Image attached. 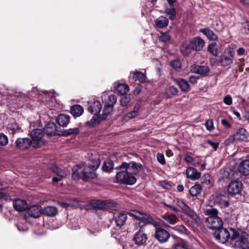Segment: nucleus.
<instances>
[{
  "label": "nucleus",
  "instance_id": "ea45409f",
  "mask_svg": "<svg viewBox=\"0 0 249 249\" xmlns=\"http://www.w3.org/2000/svg\"><path fill=\"white\" fill-rule=\"evenodd\" d=\"M131 98L129 95L126 94L120 99V102L123 107H127L130 105Z\"/></svg>",
  "mask_w": 249,
  "mask_h": 249
},
{
  "label": "nucleus",
  "instance_id": "c85d7f7f",
  "mask_svg": "<svg viewBox=\"0 0 249 249\" xmlns=\"http://www.w3.org/2000/svg\"><path fill=\"white\" fill-rule=\"evenodd\" d=\"M58 213L57 209L54 206H49L42 210V213L50 217L54 216Z\"/></svg>",
  "mask_w": 249,
  "mask_h": 249
},
{
  "label": "nucleus",
  "instance_id": "7ed1b4c3",
  "mask_svg": "<svg viewBox=\"0 0 249 249\" xmlns=\"http://www.w3.org/2000/svg\"><path fill=\"white\" fill-rule=\"evenodd\" d=\"M236 45L233 44L229 45L225 49L218 59L219 65L223 67L228 66L233 62Z\"/></svg>",
  "mask_w": 249,
  "mask_h": 249
},
{
  "label": "nucleus",
  "instance_id": "6ab92c4d",
  "mask_svg": "<svg viewBox=\"0 0 249 249\" xmlns=\"http://www.w3.org/2000/svg\"><path fill=\"white\" fill-rule=\"evenodd\" d=\"M28 213L30 216L37 218L42 213V209L40 206L33 205L28 209Z\"/></svg>",
  "mask_w": 249,
  "mask_h": 249
},
{
  "label": "nucleus",
  "instance_id": "69168bd1",
  "mask_svg": "<svg viewBox=\"0 0 249 249\" xmlns=\"http://www.w3.org/2000/svg\"><path fill=\"white\" fill-rule=\"evenodd\" d=\"M163 205L164 206L169 208L171 211H174L177 213L179 212V210L176 207H173L170 205L167 204L165 203H163Z\"/></svg>",
  "mask_w": 249,
  "mask_h": 249
},
{
  "label": "nucleus",
  "instance_id": "dca6fc26",
  "mask_svg": "<svg viewBox=\"0 0 249 249\" xmlns=\"http://www.w3.org/2000/svg\"><path fill=\"white\" fill-rule=\"evenodd\" d=\"M205 44L204 41L200 37H196L191 41V45L192 49L196 51L201 50Z\"/></svg>",
  "mask_w": 249,
  "mask_h": 249
},
{
  "label": "nucleus",
  "instance_id": "4be33fe9",
  "mask_svg": "<svg viewBox=\"0 0 249 249\" xmlns=\"http://www.w3.org/2000/svg\"><path fill=\"white\" fill-rule=\"evenodd\" d=\"M32 142L29 138H19L16 142L17 147L21 150H24L32 145Z\"/></svg>",
  "mask_w": 249,
  "mask_h": 249
},
{
  "label": "nucleus",
  "instance_id": "5fc2aeb1",
  "mask_svg": "<svg viewBox=\"0 0 249 249\" xmlns=\"http://www.w3.org/2000/svg\"><path fill=\"white\" fill-rule=\"evenodd\" d=\"M138 114L137 113V111H132L129 113H128L124 119L126 121H128L131 119H132L135 117H136L137 116H138Z\"/></svg>",
  "mask_w": 249,
  "mask_h": 249
},
{
  "label": "nucleus",
  "instance_id": "5701e85b",
  "mask_svg": "<svg viewBox=\"0 0 249 249\" xmlns=\"http://www.w3.org/2000/svg\"><path fill=\"white\" fill-rule=\"evenodd\" d=\"M102 104L100 102L98 101H95L88 107V110L94 115H96L100 112Z\"/></svg>",
  "mask_w": 249,
  "mask_h": 249
},
{
  "label": "nucleus",
  "instance_id": "4d7b16f0",
  "mask_svg": "<svg viewBox=\"0 0 249 249\" xmlns=\"http://www.w3.org/2000/svg\"><path fill=\"white\" fill-rule=\"evenodd\" d=\"M207 143L210 145L214 150H216L218 145L219 143L216 142H213L211 140H208L207 141Z\"/></svg>",
  "mask_w": 249,
  "mask_h": 249
},
{
  "label": "nucleus",
  "instance_id": "20e7f679",
  "mask_svg": "<svg viewBox=\"0 0 249 249\" xmlns=\"http://www.w3.org/2000/svg\"><path fill=\"white\" fill-rule=\"evenodd\" d=\"M116 178L118 183L132 185L135 183L136 179L126 170H122L117 173Z\"/></svg>",
  "mask_w": 249,
  "mask_h": 249
},
{
  "label": "nucleus",
  "instance_id": "393cba45",
  "mask_svg": "<svg viewBox=\"0 0 249 249\" xmlns=\"http://www.w3.org/2000/svg\"><path fill=\"white\" fill-rule=\"evenodd\" d=\"M114 218L115 220L116 225L118 226L122 227L124 225L127 219L126 214L124 213H118Z\"/></svg>",
  "mask_w": 249,
  "mask_h": 249
},
{
  "label": "nucleus",
  "instance_id": "3c124183",
  "mask_svg": "<svg viewBox=\"0 0 249 249\" xmlns=\"http://www.w3.org/2000/svg\"><path fill=\"white\" fill-rule=\"evenodd\" d=\"M8 142L7 137L3 134L0 133V145H5Z\"/></svg>",
  "mask_w": 249,
  "mask_h": 249
},
{
  "label": "nucleus",
  "instance_id": "f8f14e48",
  "mask_svg": "<svg viewBox=\"0 0 249 249\" xmlns=\"http://www.w3.org/2000/svg\"><path fill=\"white\" fill-rule=\"evenodd\" d=\"M214 237L221 243L224 244L226 243L230 237V234L228 231L222 227L218 229L214 233Z\"/></svg>",
  "mask_w": 249,
  "mask_h": 249
},
{
  "label": "nucleus",
  "instance_id": "e433bc0d",
  "mask_svg": "<svg viewBox=\"0 0 249 249\" xmlns=\"http://www.w3.org/2000/svg\"><path fill=\"white\" fill-rule=\"evenodd\" d=\"M116 89L121 94H124L129 90V87L126 84H117L116 86Z\"/></svg>",
  "mask_w": 249,
  "mask_h": 249
},
{
  "label": "nucleus",
  "instance_id": "9b49d317",
  "mask_svg": "<svg viewBox=\"0 0 249 249\" xmlns=\"http://www.w3.org/2000/svg\"><path fill=\"white\" fill-rule=\"evenodd\" d=\"M207 225L210 229L218 230L221 228L223 222L221 218L218 217H208L207 218Z\"/></svg>",
  "mask_w": 249,
  "mask_h": 249
},
{
  "label": "nucleus",
  "instance_id": "f3484780",
  "mask_svg": "<svg viewBox=\"0 0 249 249\" xmlns=\"http://www.w3.org/2000/svg\"><path fill=\"white\" fill-rule=\"evenodd\" d=\"M192 72L202 75L208 73L210 69L207 65L199 66L197 65H193L190 67Z\"/></svg>",
  "mask_w": 249,
  "mask_h": 249
},
{
  "label": "nucleus",
  "instance_id": "a211bd4d",
  "mask_svg": "<svg viewBox=\"0 0 249 249\" xmlns=\"http://www.w3.org/2000/svg\"><path fill=\"white\" fill-rule=\"evenodd\" d=\"M44 133L48 135L59 134L56 124L53 122L48 123L44 128Z\"/></svg>",
  "mask_w": 249,
  "mask_h": 249
},
{
  "label": "nucleus",
  "instance_id": "6e6552de",
  "mask_svg": "<svg viewBox=\"0 0 249 249\" xmlns=\"http://www.w3.org/2000/svg\"><path fill=\"white\" fill-rule=\"evenodd\" d=\"M231 230L233 231V235L231 237V239L232 240H235V246L241 249H249L247 244V235L239 236L238 233L234 232L232 229Z\"/></svg>",
  "mask_w": 249,
  "mask_h": 249
},
{
  "label": "nucleus",
  "instance_id": "bb28decb",
  "mask_svg": "<svg viewBox=\"0 0 249 249\" xmlns=\"http://www.w3.org/2000/svg\"><path fill=\"white\" fill-rule=\"evenodd\" d=\"M169 24L168 18L164 16H160L155 21V26L158 28H164L166 27Z\"/></svg>",
  "mask_w": 249,
  "mask_h": 249
},
{
  "label": "nucleus",
  "instance_id": "7c9ffc66",
  "mask_svg": "<svg viewBox=\"0 0 249 249\" xmlns=\"http://www.w3.org/2000/svg\"><path fill=\"white\" fill-rule=\"evenodd\" d=\"M71 114L74 117H78L82 115L84 112L83 107L79 105L72 106L71 108Z\"/></svg>",
  "mask_w": 249,
  "mask_h": 249
},
{
  "label": "nucleus",
  "instance_id": "a18cd8bd",
  "mask_svg": "<svg viewBox=\"0 0 249 249\" xmlns=\"http://www.w3.org/2000/svg\"><path fill=\"white\" fill-rule=\"evenodd\" d=\"M192 50L193 49L191 47V42L190 44L184 43L181 45V51H185L186 53H190Z\"/></svg>",
  "mask_w": 249,
  "mask_h": 249
},
{
  "label": "nucleus",
  "instance_id": "cd10ccee",
  "mask_svg": "<svg viewBox=\"0 0 249 249\" xmlns=\"http://www.w3.org/2000/svg\"><path fill=\"white\" fill-rule=\"evenodd\" d=\"M215 201L222 208L227 207L229 205V202L226 195H219L217 196Z\"/></svg>",
  "mask_w": 249,
  "mask_h": 249
},
{
  "label": "nucleus",
  "instance_id": "864d4df0",
  "mask_svg": "<svg viewBox=\"0 0 249 249\" xmlns=\"http://www.w3.org/2000/svg\"><path fill=\"white\" fill-rule=\"evenodd\" d=\"M104 117H102L101 115L100 116L94 115L91 118L90 122L92 124H96L97 123L100 122L102 120H104Z\"/></svg>",
  "mask_w": 249,
  "mask_h": 249
},
{
  "label": "nucleus",
  "instance_id": "13d9d810",
  "mask_svg": "<svg viewBox=\"0 0 249 249\" xmlns=\"http://www.w3.org/2000/svg\"><path fill=\"white\" fill-rule=\"evenodd\" d=\"M157 160L158 161L161 163V164H164L165 163V160L164 159V155L160 153H158L157 156Z\"/></svg>",
  "mask_w": 249,
  "mask_h": 249
},
{
  "label": "nucleus",
  "instance_id": "412c9836",
  "mask_svg": "<svg viewBox=\"0 0 249 249\" xmlns=\"http://www.w3.org/2000/svg\"><path fill=\"white\" fill-rule=\"evenodd\" d=\"M13 205L17 211L20 212L25 210L28 207L27 202L24 199L19 198L15 200Z\"/></svg>",
  "mask_w": 249,
  "mask_h": 249
},
{
  "label": "nucleus",
  "instance_id": "58836bf2",
  "mask_svg": "<svg viewBox=\"0 0 249 249\" xmlns=\"http://www.w3.org/2000/svg\"><path fill=\"white\" fill-rule=\"evenodd\" d=\"M187 243L184 240H181L174 244L173 249H188Z\"/></svg>",
  "mask_w": 249,
  "mask_h": 249
},
{
  "label": "nucleus",
  "instance_id": "72a5a7b5",
  "mask_svg": "<svg viewBox=\"0 0 249 249\" xmlns=\"http://www.w3.org/2000/svg\"><path fill=\"white\" fill-rule=\"evenodd\" d=\"M175 81L182 91H187L189 90L190 86L186 80L183 79H178L176 80Z\"/></svg>",
  "mask_w": 249,
  "mask_h": 249
},
{
  "label": "nucleus",
  "instance_id": "473e14b6",
  "mask_svg": "<svg viewBox=\"0 0 249 249\" xmlns=\"http://www.w3.org/2000/svg\"><path fill=\"white\" fill-rule=\"evenodd\" d=\"M200 32L204 34L207 38L211 40H216L217 39V36L212 30L205 28L200 30Z\"/></svg>",
  "mask_w": 249,
  "mask_h": 249
},
{
  "label": "nucleus",
  "instance_id": "338daca9",
  "mask_svg": "<svg viewBox=\"0 0 249 249\" xmlns=\"http://www.w3.org/2000/svg\"><path fill=\"white\" fill-rule=\"evenodd\" d=\"M123 249H137L136 248L130 243H127L123 247Z\"/></svg>",
  "mask_w": 249,
  "mask_h": 249
},
{
  "label": "nucleus",
  "instance_id": "de8ad7c7",
  "mask_svg": "<svg viewBox=\"0 0 249 249\" xmlns=\"http://www.w3.org/2000/svg\"><path fill=\"white\" fill-rule=\"evenodd\" d=\"M207 213L209 215L208 217H218L217 213L218 211L216 209L210 208L207 209Z\"/></svg>",
  "mask_w": 249,
  "mask_h": 249
},
{
  "label": "nucleus",
  "instance_id": "f257e3e1",
  "mask_svg": "<svg viewBox=\"0 0 249 249\" xmlns=\"http://www.w3.org/2000/svg\"><path fill=\"white\" fill-rule=\"evenodd\" d=\"M100 164L99 159H92L87 166L85 164L76 165L72 169V178L75 180L82 178L83 180L87 181L89 179L96 178L95 171L98 169Z\"/></svg>",
  "mask_w": 249,
  "mask_h": 249
},
{
  "label": "nucleus",
  "instance_id": "bf43d9fd",
  "mask_svg": "<svg viewBox=\"0 0 249 249\" xmlns=\"http://www.w3.org/2000/svg\"><path fill=\"white\" fill-rule=\"evenodd\" d=\"M224 102L227 105H230L232 104V98L229 95H226L224 98Z\"/></svg>",
  "mask_w": 249,
  "mask_h": 249
},
{
  "label": "nucleus",
  "instance_id": "4c0bfd02",
  "mask_svg": "<svg viewBox=\"0 0 249 249\" xmlns=\"http://www.w3.org/2000/svg\"><path fill=\"white\" fill-rule=\"evenodd\" d=\"M162 217L171 224H174L177 223L178 221V217L175 214H164L162 216Z\"/></svg>",
  "mask_w": 249,
  "mask_h": 249
},
{
  "label": "nucleus",
  "instance_id": "c756f323",
  "mask_svg": "<svg viewBox=\"0 0 249 249\" xmlns=\"http://www.w3.org/2000/svg\"><path fill=\"white\" fill-rule=\"evenodd\" d=\"M131 78L135 81H139L142 83L145 81V76L141 71H137L134 73L131 72L129 76L130 80H131Z\"/></svg>",
  "mask_w": 249,
  "mask_h": 249
},
{
  "label": "nucleus",
  "instance_id": "423d86ee",
  "mask_svg": "<svg viewBox=\"0 0 249 249\" xmlns=\"http://www.w3.org/2000/svg\"><path fill=\"white\" fill-rule=\"evenodd\" d=\"M173 201L177 206L181 208L183 211H184L188 215L191 216L196 223L200 222V219L196 214V213L192 210L191 208L188 206L182 199L177 198L174 200Z\"/></svg>",
  "mask_w": 249,
  "mask_h": 249
},
{
  "label": "nucleus",
  "instance_id": "9d476101",
  "mask_svg": "<svg viewBox=\"0 0 249 249\" xmlns=\"http://www.w3.org/2000/svg\"><path fill=\"white\" fill-rule=\"evenodd\" d=\"M248 134L247 131L243 128L238 129L236 132L228 139L229 142H233L234 141H244L247 139Z\"/></svg>",
  "mask_w": 249,
  "mask_h": 249
},
{
  "label": "nucleus",
  "instance_id": "8fccbe9b",
  "mask_svg": "<svg viewBox=\"0 0 249 249\" xmlns=\"http://www.w3.org/2000/svg\"><path fill=\"white\" fill-rule=\"evenodd\" d=\"M205 125L206 129L210 131L213 130L214 128L212 120H208L206 121L205 123Z\"/></svg>",
  "mask_w": 249,
  "mask_h": 249
},
{
  "label": "nucleus",
  "instance_id": "ddd939ff",
  "mask_svg": "<svg viewBox=\"0 0 249 249\" xmlns=\"http://www.w3.org/2000/svg\"><path fill=\"white\" fill-rule=\"evenodd\" d=\"M155 235V238L160 243H165L167 242L170 236L169 233L167 231L160 228L156 229Z\"/></svg>",
  "mask_w": 249,
  "mask_h": 249
},
{
  "label": "nucleus",
  "instance_id": "37998d69",
  "mask_svg": "<svg viewBox=\"0 0 249 249\" xmlns=\"http://www.w3.org/2000/svg\"><path fill=\"white\" fill-rule=\"evenodd\" d=\"M159 39L160 41L167 42L170 41L171 36L168 33H161V35L159 37Z\"/></svg>",
  "mask_w": 249,
  "mask_h": 249
},
{
  "label": "nucleus",
  "instance_id": "774afa93",
  "mask_svg": "<svg viewBox=\"0 0 249 249\" xmlns=\"http://www.w3.org/2000/svg\"><path fill=\"white\" fill-rule=\"evenodd\" d=\"M237 54L238 55H243L246 54V51L243 48H240L237 50Z\"/></svg>",
  "mask_w": 249,
  "mask_h": 249
},
{
  "label": "nucleus",
  "instance_id": "49530a36",
  "mask_svg": "<svg viewBox=\"0 0 249 249\" xmlns=\"http://www.w3.org/2000/svg\"><path fill=\"white\" fill-rule=\"evenodd\" d=\"M171 66L176 71H178L181 68V63L178 60H174L171 62Z\"/></svg>",
  "mask_w": 249,
  "mask_h": 249
},
{
  "label": "nucleus",
  "instance_id": "c03bdc74",
  "mask_svg": "<svg viewBox=\"0 0 249 249\" xmlns=\"http://www.w3.org/2000/svg\"><path fill=\"white\" fill-rule=\"evenodd\" d=\"M79 132V129L77 127L70 128L64 132V135L68 136L71 134H77Z\"/></svg>",
  "mask_w": 249,
  "mask_h": 249
},
{
  "label": "nucleus",
  "instance_id": "1a4fd4ad",
  "mask_svg": "<svg viewBox=\"0 0 249 249\" xmlns=\"http://www.w3.org/2000/svg\"><path fill=\"white\" fill-rule=\"evenodd\" d=\"M243 184L241 181L235 180L231 181L228 187V192L231 196L239 194L243 189Z\"/></svg>",
  "mask_w": 249,
  "mask_h": 249
},
{
  "label": "nucleus",
  "instance_id": "603ef678",
  "mask_svg": "<svg viewBox=\"0 0 249 249\" xmlns=\"http://www.w3.org/2000/svg\"><path fill=\"white\" fill-rule=\"evenodd\" d=\"M175 230L181 233L186 234L187 230L186 227L183 225H177L175 227Z\"/></svg>",
  "mask_w": 249,
  "mask_h": 249
},
{
  "label": "nucleus",
  "instance_id": "e2e57ef3",
  "mask_svg": "<svg viewBox=\"0 0 249 249\" xmlns=\"http://www.w3.org/2000/svg\"><path fill=\"white\" fill-rule=\"evenodd\" d=\"M202 163V160L200 159H194L192 165L197 166Z\"/></svg>",
  "mask_w": 249,
  "mask_h": 249
},
{
  "label": "nucleus",
  "instance_id": "2eb2a0df",
  "mask_svg": "<svg viewBox=\"0 0 249 249\" xmlns=\"http://www.w3.org/2000/svg\"><path fill=\"white\" fill-rule=\"evenodd\" d=\"M51 169L57 175L56 177H54L52 178V181L53 182H57L67 176L66 172L56 165H53Z\"/></svg>",
  "mask_w": 249,
  "mask_h": 249
},
{
  "label": "nucleus",
  "instance_id": "39448f33",
  "mask_svg": "<svg viewBox=\"0 0 249 249\" xmlns=\"http://www.w3.org/2000/svg\"><path fill=\"white\" fill-rule=\"evenodd\" d=\"M31 136L32 139V145L34 147H38L43 145L46 142L44 138V133L41 129H34L31 133Z\"/></svg>",
  "mask_w": 249,
  "mask_h": 249
},
{
  "label": "nucleus",
  "instance_id": "f704fd0d",
  "mask_svg": "<svg viewBox=\"0 0 249 249\" xmlns=\"http://www.w3.org/2000/svg\"><path fill=\"white\" fill-rule=\"evenodd\" d=\"M201 187L199 184H196L189 190L190 195L193 196H198L201 193Z\"/></svg>",
  "mask_w": 249,
  "mask_h": 249
},
{
  "label": "nucleus",
  "instance_id": "b1692460",
  "mask_svg": "<svg viewBox=\"0 0 249 249\" xmlns=\"http://www.w3.org/2000/svg\"><path fill=\"white\" fill-rule=\"evenodd\" d=\"M90 205L94 209L103 210L106 209L108 207V203L107 201L93 200L90 202Z\"/></svg>",
  "mask_w": 249,
  "mask_h": 249
},
{
  "label": "nucleus",
  "instance_id": "a19ab883",
  "mask_svg": "<svg viewBox=\"0 0 249 249\" xmlns=\"http://www.w3.org/2000/svg\"><path fill=\"white\" fill-rule=\"evenodd\" d=\"M113 111V106L111 105H106L105 106L103 110V114L101 115L102 117H104V119L109 115Z\"/></svg>",
  "mask_w": 249,
  "mask_h": 249
},
{
  "label": "nucleus",
  "instance_id": "0e129e2a",
  "mask_svg": "<svg viewBox=\"0 0 249 249\" xmlns=\"http://www.w3.org/2000/svg\"><path fill=\"white\" fill-rule=\"evenodd\" d=\"M221 124L226 128H230L231 127V124L226 119H222L221 120Z\"/></svg>",
  "mask_w": 249,
  "mask_h": 249
},
{
  "label": "nucleus",
  "instance_id": "f03ea898",
  "mask_svg": "<svg viewBox=\"0 0 249 249\" xmlns=\"http://www.w3.org/2000/svg\"><path fill=\"white\" fill-rule=\"evenodd\" d=\"M128 213L130 216L140 221L139 226L140 229H142L143 227L147 224H151L154 227L159 226V223L148 214L134 210H130Z\"/></svg>",
  "mask_w": 249,
  "mask_h": 249
},
{
  "label": "nucleus",
  "instance_id": "0eeeda50",
  "mask_svg": "<svg viewBox=\"0 0 249 249\" xmlns=\"http://www.w3.org/2000/svg\"><path fill=\"white\" fill-rule=\"evenodd\" d=\"M142 168L141 164L135 162L127 163L124 162L120 166L116 167L117 169H124L134 176L140 172Z\"/></svg>",
  "mask_w": 249,
  "mask_h": 249
},
{
  "label": "nucleus",
  "instance_id": "680f3d73",
  "mask_svg": "<svg viewBox=\"0 0 249 249\" xmlns=\"http://www.w3.org/2000/svg\"><path fill=\"white\" fill-rule=\"evenodd\" d=\"M169 92L172 95H176L178 92V89L176 87L171 86L169 89Z\"/></svg>",
  "mask_w": 249,
  "mask_h": 249
},
{
  "label": "nucleus",
  "instance_id": "052dcab7",
  "mask_svg": "<svg viewBox=\"0 0 249 249\" xmlns=\"http://www.w3.org/2000/svg\"><path fill=\"white\" fill-rule=\"evenodd\" d=\"M160 185L163 188H165L167 190L170 189L171 188V184L169 182L165 181H161L160 182Z\"/></svg>",
  "mask_w": 249,
  "mask_h": 249
},
{
  "label": "nucleus",
  "instance_id": "c9c22d12",
  "mask_svg": "<svg viewBox=\"0 0 249 249\" xmlns=\"http://www.w3.org/2000/svg\"><path fill=\"white\" fill-rule=\"evenodd\" d=\"M208 51L215 56H217L219 51L215 43H212L208 46Z\"/></svg>",
  "mask_w": 249,
  "mask_h": 249
},
{
  "label": "nucleus",
  "instance_id": "aec40b11",
  "mask_svg": "<svg viewBox=\"0 0 249 249\" xmlns=\"http://www.w3.org/2000/svg\"><path fill=\"white\" fill-rule=\"evenodd\" d=\"M187 178L193 180H197L201 177V173L193 167H189L186 171Z\"/></svg>",
  "mask_w": 249,
  "mask_h": 249
},
{
  "label": "nucleus",
  "instance_id": "79ce46f5",
  "mask_svg": "<svg viewBox=\"0 0 249 249\" xmlns=\"http://www.w3.org/2000/svg\"><path fill=\"white\" fill-rule=\"evenodd\" d=\"M165 13L169 15V18L171 20H174L176 18V10L175 8H167L165 9Z\"/></svg>",
  "mask_w": 249,
  "mask_h": 249
},
{
  "label": "nucleus",
  "instance_id": "09e8293b",
  "mask_svg": "<svg viewBox=\"0 0 249 249\" xmlns=\"http://www.w3.org/2000/svg\"><path fill=\"white\" fill-rule=\"evenodd\" d=\"M113 168L112 161L106 160L104 163L103 169L105 171H108Z\"/></svg>",
  "mask_w": 249,
  "mask_h": 249
},
{
  "label": "nucleus",
  "instance_id": "6e6d98bb",
  "mask_svg": "<svg viewBox=\"0 0 249 249\" xmlns=\"http://www.w3.org/2000/svg\"><path fill=\"white\" fill-rule=\"evenodd\" d=\"M107 105H111V106H113L114 104H115L117 101L116 97L114 95H110L108 97Z\"/></svg>",
  "mask_w": 249,
  "mask_h": 249
},
{
  "label": "nucleus",
  "instance_id": "a878e982",
  "mask_svg": "<svg viewBox=\"0 0 249 249\" xmlns=\"http://www.w3.org/2000/svg\"><path fill=\"white\" fill-rule=\"evenodd\" d=\"M239 172L244 176L249 175V160H243L238 166Z\"/></svg>",
  "mask_w": 249,
  "mask_h": 249
},
{
  "label": "nucleus",
  "instance_id": "4468645a",
  "mask_svg": "<svg viewBox=\"0 0 249 249\" xmlns=\"http://www.w3.org/2000/svg\"><path fill=\"white\" fill-rule=\"evenodd\" d=\"M147 240V236L146 234L143 232L142 229H140L137 231L133 238V241L136 244L139 246L144 245L146 244Z\"/></svg>",
  "mask_w": 249,
  "mask_h": 249
},
{
  "label": "nucleus",
  "instance_id": "2f4dec72",
  "mask_svg": "<svg viewBox=\"0 0 249 249\" xmlns=\"http://www.w3.org/2000/svg\"><path fill=\"white\" fill-rule=\"evenodd\" d=\"M58 124L62 127H66L70 122V117L65 114H60L57 118Z\"/></svg>",
  "mask_w": 249,
  "mask_h": 249
}]
</instances>
